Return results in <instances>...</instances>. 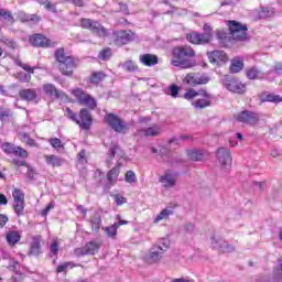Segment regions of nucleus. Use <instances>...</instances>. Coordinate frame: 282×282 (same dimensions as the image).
<instances>
[{"label":"nucleus","instance_id":"obj_1","mask_svg":"<svg viewBox=\"0 0 282 282\" xmlns=\"http://www.w3.org/2000/svg\"><path fill=\"white\" fill-rule=\"evenodd\" d=\"M127 154H124V150L117 144H112L106 156V164L108 169L113 164V160H117V166L112 167L107 173V180L109 184L113 185L118 182V175H120V166H122V162H124Z\"/></svg>","mask_w":282,"mask_h":282},{"label":"nucleus","instance_id":"obj_2","mask_svg":"<svg viewBox=\"0 0 282 282\" xmlns=\"http://www.w3.org/2000/svg\"><path fill=\"white\" fill-rule=\"evenodd\" d=\"M195 51L191 46H176L172 48L171 65L181 69H192L197 65L195 62Z\"/></svg>","mask_w":282,"mask_h":282},{"label":"nucleus","instance_id":"obj_3","mask_svg":"<svg viewBox=\"0 0 282 282\" xmlns=\"http://www.w3.org/2000/svg\"><path fill=\"white\" fill-rule=\"evenodd\" d=\"M55 58L58 62V69L63 76H72L74 74L73 69L76 67V62H74V57L65 54V48H57Z\"/></svg>","mask_w":282,"mask_h":282},{"label":"nucleus","instance_id":"obj_4","mask_svg":"<svg viewBox=\"0 0 282 282\" xmlns=\"http://www.w3.org/2000/svg\"><path fill=\"white\" fill-rule=\"evenodd\" d=\"M204 33L193 32L187 34V41L193 43V45H206L213 41V26L210 24H205Z\"/></svg>","mask_w":282,"mask_h":282},{"label":"nucleus","instance_id":"obj_5","mask_svg":"<svg viewBox=\"0 0 282 282\" xmlns=\"http://www.w3.org/2000/svg\"><path fill=\"white\" fill-rule=\"evenodd\" d=\"M231 41H246L248 39V25L230 20L227 23Z\"/></svg>","mask_w":282,"mask_h":282},{"label":"nucleus","instance_id":"obj_6","mask_svg":"<svg viewBox=\"0 0 282 282\" xmlns=\"http://www.w3.org/2000/svg\"><path fill=\"white\" fill-rule=\"evenodd\" d=\"M210 77L202 73H188L183 78V84L188 87H199V85H208Z\"/></svg>","mask_w":282,"mask_h":282},{"label":"nucleus","instance_id":"obj_7","mask_svg":"<svg viewBox=\"0 0 282 282\" xmlns=\"http://www.w3.org/2000/svg\"><path fill=\"white\" fill-rule=\"evenodd\" d=\"M105 122L117 133H124V131H129V124L115 113H108L105 117Z\"/></svg>","mask_w":282,"mask_h":282},{"label":"nucleus","instance_id":"obj_8","mask_svg":"<svg viewBox=\"0 0 282 282\" xmlns=\"http://www.w3.org/2000/svg\"><path fill=\"white\" fill-rule=\"evenodd\" d=\"M70 94L76 98L79 105H85V107H89V109H94L96 107V99L85 93V90L75 88L70 90Z\"/></svg>","mask_w":282,"mask_h":282},{"label":"nucleus","instance_id":"obj_9","mask_svg":"<svg viewBox=\"0 0 282 282\" xmlns=\"http://www.w3.org/2000/svg\"><path fill=\"white\" fill-rule=\"evenodd\" d=\"M82 28L85 30H90L93 34H96L97 36H107L109 34V31L102 25H100L99 22H94L89 19H82Z\"/></svg>","mask_w":282,"mask_h":282},{"label":"nucleus","instance_id":"obj_10","mask_svg":"<svg viewBox=\"0 0 282 282\" xmlns=\"http://www.w3.org/2000/svg\"><path fill=\"white\" fill-rule=\"evenodd\" d=\"M223 85L231 94H246V84L241 83L238 78L227 77L224 79Z\"/></svg>","mask_w":282,"mask_h":282},{"label":"nucleus","instance_id":"obj_11","mask_svg":"<svg viewBox=\"0 0 282 282\" xmlns=\"http://www.w3.org/2000/svg\"><path fill=\"white\" fill-rule=\"evenodd\" d=\"M236 120L245 124H250V127H254L259 124L260 118L257 112L243 110L236 116Z\"/></svg>","mask_w":282,"mask_h":282},{"label":"nucleus","instance_id":"obj_12","mask_svg":"<svg viewBox=\"0 0 282 282\" xmlns=\"http://www.w3.org/2000/svg\"><path fill=\"white\" fill-rule=\"evenodd\" d=\"M113 43L118 47H122V45H127V43H131L134 39V34L131 31H115L112 33Z\"/></svg>","mask_w":282,"mask_h":282},{"label":"nucleus","instance_id":"obj_13","mask_svg":"<svg viewBox=\"0 0 282 282\" xmlns=\"http://www.w3.org/2000/svg\"><path fill=\"white\" fill-rule=\"evenodd\" d=\"M213 102V95L206 90H199V94L195 101L192 102L195 109H206V107H210Z\"/></svg>","mask_w":282,"mask_h":282},{"label":"nucleus","instance_id":"obj_14","mask_svg":"<svg viewBox=\"0 0 282 282\" xmlns=\"http://www.w3.org/2000/svg\"><path fill=\"white\" fill-rule=\"evenodd\" d=\"M102 242L100 241H90L86 243L83 248L75 249L76 257H85V254H96L99 252Z\"/></svg>","mask_w":282,"mask_h":282},{"label":"nucleus","instance_id":"obj_15","mask_svg":"<svg viewBox=\"0 0 282 282\" xmlns=\"http://www.w3.org/2000/svg\"><path fill=\"white\" fill-rule=\"evenodd\" d=\"M218 162L225 171H228L232 164V158L230 156V150L226 148H219L217 151Z\"/></svg>","mask_w":282,"mask_h":282},{"label":"nucleus","instance_id":"obj_16","mask_svg":"<svg viewBox=\"0 0 282 282\" xmlns=\"http://www.w3.org/2000/svg\"><path fill=\"white\" fill-rule=\"evenodd\" d=\"M210 243L215 250H220V252H235V246L219 237L212 236Z\"/></svg>","mask_w":282,"mask_h":282},{"label":"nucleus","instance_id":"obj_17","mask_svg":"<svg viewBox=\"0 0 282 282\" xmlns=\"http://www.w3.org/2000/svg\"><path fill=\"white\" fill-rule=\"evenodd\" d=\"M164 128L162 124H153L148 128H143L138 130V135H144L145 138H158V135H162Z\"/></svg>","mask_w":282,"mask_h":282},{"label":"nucleus","instance_id":"obj_18","mask_svg":"<svg viewBox=\"0 0 282 282\" xmlns=\"http://www.w3.org/2000/svg\"><path fill=\"white\" fill-rule=\"evenodd\" d=\"M76 124L80 127V129H84L85 131L89 130V127H91V113H89V110L83 108L79 111V118L77 117V120L75 121Z\"/></svg>","mask_w":282,"mask_h":282},{"label":"nucleus","instance_id":"obj_19","mask_svg":"<svg viewBox=\"0 0 282 282\" xmlns=\"http://www.w3.org/2000/svg\"><path fill=\"white\" fill-rule=\"evenodd\" d=\"M162 257H164L163 250L158 247H152L149 252L144 257L145 263H160L162 261Z\"/></svg>","mask_w":282,"mask_h":282},{"label":"nucleus","instance_id":"obj_20","mask_svg":"<svg viewBox=\"0 0 282 282\" xmlns=\"http://www.w3.org/2000/svg\"><path fill=\"white\" fill-rule=\"evenodd\" d=\"M207 56L213 65L228 63V55L224 51H212L207 53Z\"/></svg>","mask_w":282,"mask_h":282},{"label":"nucleus","instance_id":"obj_21","mask_svg":"<svg viewBox=\"0 0 282 282\" xmlns=\"http://www.w3.org/2000/svg\"><path fill=\"white\" fill-rule=\"evenodd\" d=\"M159 181L161 182L163 188L171 189L175 188L177 184V176L167 172L164 175L160 176Z\"/></svg>","mask_w":282,"mask_h":282},{"label":"nucleus","instance_id":"obj_22","mask_svg":"<svg viewBox=\"0 0 282 282\" xmlns=\"http://www.w3.org/2000/svg\"><path fill=\"white\" fill-rule=\"evenodd\" d=\"M30 43L34 45V47H52V42L41 34L31 36Z\"/></svg>","mask_w":282,"mask_h":282},{"label":"nucleus","instance_id":"obj_23","mask_svg":"<svg viewBox=\"0 0 282 282\" xmlns=\"http://www.w3.org/2000/svg\"><path fill=\"white\" fill-rule=\"evenodd\" d=\"M246 76L249 78V80H264L265 79V73H263L261 69L257 68V66H251L246 69Z\"/></svg>","mask_w":282,"mask_h":282},{"label":"nucleus","instance_id":"obj_24","mask_svg":"<svg viewBox=\"0 0 282 282\" xmlns=\"http://www.w3.org/2000/svg\"><path fill=\"white\" fill-rule=\"evenodd\" d=\"M41 254V236H33L30 242L29 257H39Z\"/></svg>","mask_w":282,"mask_h":282},{"label":"nucleus","instance_id":"obj_25","mask_svg":"<svg viewBox=\"0 0 282 282\" xmlns=\"http://www.w3.org/2000/svg\"><path fill=\"white\" fill-rule=\"evenodd\" d=\"M139 62L141 65H144L145 67H155L158 65L159 59L156 55L154 54H143L139 56Z\"/></svg>","mask_w":282,"mask_h":282},{"label":"nucleus","instance_id":"obj_26","mask_svg":"<svg viewBox=\"0 0 282 282\" xmlns=\"http://www.w3.org/2000/svg\"><path fill=\"white\" fill-rule=\"evenodd\" d=\"M43 91L48 98H61V91H58L54 84H44Z\"/></svg>","mask_w":282,"mask_h":282},{"label":"nucleus","instance_id":"obj_27","mask_svg":"<svg viewBox=\"0 0 282 282\" xmlns=\"http://www.w3.org/2000/svg\"><path fill=\"white\" fill-rule=\"evenodd\" d=\"M243 69V58L235 57L231 59V64L229 66V72L231 74H239Z\"/></svg>","mask_w":282,"mask_h":282},{"label":"nucleus","instance_id":"obj_28","mask_svg":"<svg viewBox=\"0 0 282 282\" xmlns=\"http://www.w3.org/2000/svg\"><path fill=\"white\" fill-rule=\"evenodd\" d=\"M216 39L217 41H219L220 45H223V47H226V45H228V43H230L231 37H230V33L224 31V30H217L216 31Z\"/></svg>","mask_w":282,"mask_h":282},{"label":"nucleus","instance_id":"obj_29","mask_svg":"<svg viewBox=\"0 0 282 282\" xmlns=\"http://www.w3.org/2000/svg\"><path fill=\"white\" fill-rule=\"evenodd\" d=\"M89 224H90L91 230H94V232H98V230H100V227L102 226V218L100 217V214L98 213L93 214V216L90 217Z\"/></svg>","mask_w":282,"mask_h":282},{"label":"nucleus","instance_id":"obj_30","mask_svg":"<svg viewBox=\"0 0 282 282\" xmlns=\"http://www.w3.org/2000/svg\"><path fill=\"white\" fill-rule=\"evenodd\" d=\"M20 98L22 100H28L29 102H32V100H36V90L35 89H22L19 91Z\"/></svg>","mask_w":282,"mask_h":282},{"label":"nucleus","instance_id":"obj_31","mask_svg":"<svg viewBox=\"0 0 282 282\" xmlns=\"http://www.w3.org/2000/svg\"><path fill=\"white\" fill-rule=\"evenodd\" d=\"M44 160L48 166H63V164H65V160L54 154L45 155Z\"/></svg>","mask_w":282,"mask_h":282},{"label":"nucleus","instance_id":"obj_32","mask_svg":"<svg viewBox=\"0 0 282 282\" xmlns=\"http://www.w3.org/2000/svg\"><path fill=\"white\" fill-rule=\"evenodd\" d=\"M6 239L9 246H17L21 241V235L19 231H9L7 232Z\"/></svg>","mask_w":282,"mask_h":282},{"label":"nucleus","instance_id":"obj_33","mask_svg":"<svg viewBox=\"0 0 282 282\" xmlns=\"http://www.w3.org/2000/svg\"><path fill=\"white\" fill-rule=\"evenodd\" d=\"M18 138L19 140H21V142H24V144H26L28 147L39 148V143H36L34 139L30 138V134H28L26 132H20Z\"/></svg>","mask_w":282,"mask_h":282},{"label":"nucleus","instance_id":"obj_34","mask_svg":"<svg viewBox=\"0 0 282 282\" xmlns=\"http://www.w3.org/2000/svg\"><path fill=\"white\" fill-rule=\"evenodd\" d=\"M171 215H173V210L171 209V207L164 208L163 210L160 212L159 215H156L153 223L160 224V221H162L164 219H169V217H171Z\"/></svg>","mask_w":282,"mask_h":282},{"label":"nucleus","instance_id":"obj_35","mask_svg":"<svg viewBox=\"0 0 282 282\" xmlns=\"http://www.w3.org/2000/svg\"><path fill=\"white\" fill-rule=\"evenodd\" d=\"M262 102H274L275 105L282 102V97L280 95L267 94L261 96Z\"/></svg>","mask_w":282,"mask_h":282},{"label":"nucleus","instance_id":"obj_36","mask_svg":"<svg viewBox=\"0 0 282 282\" xmlns=\"http://www.w3.org/2000/svg\"><path fill=\"white\" fill-rule=\"evenodd\" d=\"M274 8H261V10L258 13L259 19H270V17H274Z\"/></svg>","mask_w":282,"mask_h":282},{"label":"nucleus","instance_id":"obj_37","mask_svg":"<svg viewBox=\"0 0 282 282\" xmlns=\"http://www.w3.org/2000/svg\"><path fill=\"white\" fill-rule=\"evenodd\" d=\"M169 246H171V240H169V238H160L156 241V245H154L159 250H163V254L169 250Z\"/></svg>","mask_w":282,"mask_h":282},{"label":"nucleus","instance_id":"obj_38","mask_svg":"<svg viewBox=\"0 0 282 282\" xmlns=\"http://www.w3.org/2000/svg\"><path fill=\"white\" fill-rule=\"evenodd\" d=\"M273 281L282 282V259L278 260V265L273 271Z\"/></svg>","mask_w":282,"mask_h":282},{"label":"nucleus","instance_id":"obj_39","mask_svg":"<svg viewBox=\"0 0 282 282\" xmlns=\"http://www.w3.org/2000/svg\"><path fill=\"white\" fill-rule=\"evenodd\" d=\"M120 67L124 69V72H138V64L135 62L128 59L124 63L120 64Z\"/></svg>","mask_w":282,"mask_h":282},{"label":"nucleus","instance_id":"obj_40","mask_svg":"<svg viewBox=\"0 0 282 282\" xmlns=\"http://www.w3.org/2000/svg\"><path fill=\"white\" fill-rule=\"evenodd\" d=\"M187 158L194 162H199V160H203L204 154L199 150H188Z\"/></svg>","mask_w":282,"mask_h":282},{"label":"nucleus","instance_id":"obj_41","mask_svg":"<svg viewBox=\"0 0 282 282\" xmlns=\"http://www.w3.org/2000/svg\"><path fill=\"white\" fill-rule=\"evenodd\" d=\"M13 208L14 213L21 217V215H23V210H25V200H13Z\"/></svg>","mask_w":282,"mask_h":282},{"label":"nucleus","instance_id":"obj_42","mask_svg":"<svg viewBox=\"0 0 282 282\" xmlns=\"http://www.w3.org/2000/svg\"><path fill=\"white\" fill-rule=\"evenodd\" d=\"M0 19H3V21H7L8 23H14V17H12V12L0 9Z\"/></svg>","mask_w":282,"mask_h":282},{"label":"nucleus","instance_id":"obj_43","mask_svg":"<svg viewBox=\"0 0 282 282\" xmlns=\"http://www.w3.org/2000/svg\"><path fill=\"white\" fill-rule=\"evenodd\" d=\"M48 143L51 144V147H53V149H55V151H61V149H65V145H63V141H61V139L58 138H51L48 140Z\"/></svg>","mask_w":282,"mask_h":282},{"label":"nucleus","instance_id":"obj_44","mask_svg":"<svg viewBox=\"0 0 282 282\" xmlns=\"http://www.w3.org/2000/svg\"><path fill=\"white\" fill-rule=\"evenodd\" d=\"M13 155H17L18 158H22V160H28L29 158V153H28V150L19 147V145H15V150L13 151Z\"/></svg>","mask_w":282,"mask_h":282},{"label":"nucleus","instance_id":"obj_45","mask_svg":"<svg viewBox=\"0 0 282 282\" xmlns=\"http://www.w3.org/2000/svg\"><path fill=\"white\" fill-rule=\"evenodd\" d=\"M14 63H15V65H18V67L23 68L24 72H28L29 74H34V70L36 69L35 67H32V66H30L28 64H24L19 58H14Z\"/></svg>","mask_w":282,"mask_h":282},{"label":"nucleus","instance_id":"obj_46","mask_svg":"<svg viewBox=\"0 0 282 282\" xmlns=\"http://www.w3.org/2000/svg\"><path fill=\"white\" fill-rule=\"evenodd\" d=\"M13 202H25V194L19 188H14L12 192Z\"/></svg>","mask_w":282,"mask_h":282},{"label":"nucleus","instance_id":"obj_47","mask_svg":"<svg viewBox=\"0 0 282 282\" xmlns=\"http://www.w3.org/2000/svg\"><path fill=\"white\" fill-rule=\"evenodd\" d=\"M105 232L111 239H116V235H118V225L113 224V225H111L109 227H106L105 228Z\"/></svg>","mask_w":282,"mask_h":282},{"label":"nucleus","instance_id":"obj_48","mask_svg":"<svg viewBox=\"0 0 282 282\" xmlns=\"http://www.w3.org/2000/svg\"><path fill=\"white\" fill-rule=\"evenodd\" d=\"M17 80L20 83H30L32 80V75L28 73L20 72L15 75Z\"/></svg>","mask_w":282,"mask_h":282},{"label":"nucleus","instance_id":"obj_49","mask_svg":"<svg viewBox=\"0 0 282 282\" xmlns=\"http://www.w3.org/2000/svg\"><path fill=\"white\" fill-rule=\"evenodd\" d=\"M78 265H80V264H76L74 262H64L57 267V272L58 273L65 272V270H67V268H69L72 270L73 268H78Z\"/></svg>","mask_w":282,"mask_h":282},{"label":"nucleus","instance_id":"obj_50","mask_svg":"<svg viewBox=\"0 0 282 282\" xmlns=\"http://www.w3.org/2000/svg\"><path fill=\"white\" fill-rule=\"evenodd\" d=\"M199 96V90L196 91L195 89L191 88L184 94L185 100H195Z\"/></svg>","mask_w":282,"mask_h":282},{"label":"nucleus","instance_id":"obj_51","mask_svg":"<svg viewBox=\"0 0 282 282\" xmlns=\"http://www.w3.org/2000/svg\"><path fill=\"white\" fill-rule=\"evenodd\" d=\"M111 48L107 47L99 53L98 58L100 61H109L111 58Z\"/></svg>","mask_w":282,"mask_h":282},{"label":"nucleus","instance_id":"obj_52","mask_svg":"<svg viewBox=\"0 0 282 282\" xmlns=\"http://www.w3.org/2000/svg\"><path fill=\"white\" fill-rule=\"evenodd\" d=\"M17 149V145L12 144V143H3L2 144V151H4V153H7L8 155H13L14 151Z\"/></svg>","mask_w":282,"mask_h":282},{"label":"nucleus","instance_id":"obj_53","mask_svg":"<svg viewBox=\"0 0 282 282\" xmlns=\"http://www.w3.org/2000/svg\"><path fill=\"white\" fill-rule=\"evenodd\" d=\"M102 78H105V74L94 73L90 77V83H93L94 85H98V83H101Z\"/></svg>","mask_w":282,"mask_h":282},{"label":"nucleus","instance_id":"obj_54","mask_svg":"<svg viewBox=\"0 0 282 282\" xmlns=\"http://www.w3.org/2000/svg\"><path fill=\"white\" fill-rule=\"evenodd\" d=\"M126 182L128 184H134V182H138V178L135 177V172L134 171H128L126 173Z\"/></svg>","mask_w":282,"mask_h":282},{"label":"nucleus","instance_id":"obj_55","mask_svg":"<svg viewBox=\"0 0 282 282\" xmlns=\"http://www.w3.org/2000/svg\"><path fill=\"white\" fill-rule=\"evenodd\" d=\"M2 43L10 50H17L19 47V45L13 40H10V39H3Z\"/></svg>","mask_w":282,"mask_h":282},{"label":"nucleus","instance_id":"obj_56","mask_svg":"<svg viewBox=\"0 0 282 282\" xmlns=\"http://www.w3.org/2000/svg\"><path fill=\"white\" fill-rule=\"evenodd\" d=\"M42 6L45 10H48V12H56V4H54V2L43 1Z\"/></svg>","mask_w":282,"mask_h":282},{"label":"nucleus","instance_id":"obj_57","mask_svg":"<svg viewBox=\"0 0 282 282\" xmlns=\"http://www.w3.org/2000/svg\"><path fill=\"white\" fill-rule=\"evenodd\" d=\"M50 250H51V254H58V239H54L51 243V247H50Z\"/></svg>","mask_w":282,"mask_h":282},{"label":"nucleus","instance_id":"obj_58","mask_svg":"<svg viewBox=\"0 0 282 282\" xmlns=\"http://www.w3.org/2000/svg\"><path fill=\"white\" fill-rule=\"evenodd\" d=\"M113 199L117 206H122V204H127V198L119 194L113 195Z\"/></svg>","mask_w":282,"mask_h":282},{"label":"nucleus","instance_id":"obj_59","mask_svg":"<svg viewBox=\"0 0 282 282\" xmlns=\"http://www.w3.org/2000/svg\"><path fill=\"white\" fill-rule=\"evenodd\" d=\"M178 94H180V87L172 85L170 87V95L172 96V98H177Z\"/></svg>","mask_w":282,"mask_h":282},{"label":"nucleus","instance_id":"obj_60","mask_svg":"<svg viewBox=\"0 0 282 282\" xmlns=\"http://www.w3.org/2000/svg\"><path fill=\"white\" fill-rule=\"evenodd\" d=\"M10 117V109L0 108V120H6Z\"/></svg>","mask_w":282,"mask_h":282},{"label":"nucleus","instance_id":"obj_61","mask_svg":"<svg viewBox=\"0 0 282 282\" xmlns=\"http://www.w3.org/2000/svg\"><path fill=\"white\" fill-rule=\"evenodd\" d=\"M66 113L68 116V118L70 120H73V122H76V120L78 119V115H76L72 109L66 108Z\"/></svg>","mask_w":282,"mask_h":282},{"label":"nucleus","instance_id":"obj_62","mask_svg":"<svg viewBox=\"0 0 282 282\" xmlns=\"http://www.w3.org/2000/svg\"><path fill=\"white\" fill-rule=\"evenodd\" d=\"M118 6L120 8V12L123 14H129V7L124 2H118Z\"/></svg>","mask_w":282,"mask_h":282},{"label":"nucleus","instance_id":"obj_63","mask_svg":"<svg viewBox=\"0 0 282 282\" xmlns=\"http://www.w3.org/2000/svg\"><path fill=\"white\" fill-rule=\"evenodd\" d=\"M54 208V203H50L46 208L42 212L43 217H47V214Z\"/></svg>","mask_w":282,"mask_h":282},{"label":"nucleus","instance_id":"obj_64","mask_svg":"<svg viewBox=\"0 0 282 282\" xmlns=\"http://www.w3.org/2000/svg\"><path fill=\"white\" fill-rule=\"evenodd\" d=\"M12 163H13L15 166H28V162L22 161V160H19V159H13Z\"/></svg>","mask_w":282,"mask_h":282}]
</instances>
